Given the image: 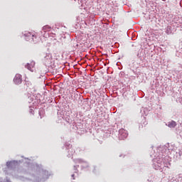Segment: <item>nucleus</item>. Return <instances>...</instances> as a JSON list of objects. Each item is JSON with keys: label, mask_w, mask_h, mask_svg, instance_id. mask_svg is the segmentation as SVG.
I'll use <instances>...</instances> for the list:
<instances>
[{"label": "nucleus", "mask_w": 182, "mask_h": 182, "mask_svg": "<svg viewBox=\"0 0 182 182\" xmlns=\"http://www.w3.org/2000/svg\"><path fill=\"white\" fill-rule=\"evenodd\" d=\"M15 85H21L22 83V75L21 74H16L14 78Z\"/></svg>", "instance_id": "nucleus-1"}, {"label": "nucleus", "mask_w": 182, "mask_h": 182, "mask_svg": "<svg viewBox=\"0 0 182 182\" xmlns=\"http://www.w3.org/2000/svg\"><path fill=\"white\" fill-rule=\"evenodd\" d=\"M26 68L28 69L31 72L35 71V62L31 61V63H27Z\"/></svg>", "instance_id": "nucleus-2"}, {"label": "nucleus", "mask_w": 182, "mask_h": 182, "mask_svg": "<svg viewBox=\"0 0 182 182\" xmlns=\"http://www.w3.org/2000/svg\"><path fill=\"white\" fill-rule=\"evenodd\" d=\"M176 126H177V122H176L175 121H171L168 124V127L171 128H174L176 127Z\"/></svg>", "instance_id": "nucleus-3"}, {"label": "nucleus", "mask_w": 182, "mask_h": 182, "mask_svg": "<svg viewBox=\"0 0 182 182\" xmlns=\"http://www.w3.org/2000/svg\"><path fill=\"white\" fill-rule=\"evenodd\" d=\"M43 32H49L50 31V26L46 25L43 27Z\"/></svg>", "instance_id": "nucleus-4"}, {"label": "nucleus", "mask_w": 182, "mask_h": 182, "mask_svg": "<svg viewBox=\"0 0 182 182\" xmlns=\"http://www.w3.org/2000/svg\"><path fill=\"white\" fill-rule=\"evenodd\" d=\"M27 36H32V39H33V38H36V35L35 34V33H27Z\"/></svg>", "instance_id": "nucleus-5"}, {"label": "nucleus", "mask_w": 182, "mask_h": 182, "mask_svg": "<svg viewBox=\"0 0 182 182\" xmlns=\"http://www.w3.org/2000/svg\"><path fill=\"white\" fill-rule=\"evenodd\" d=\"M156 39H159V38L156 37Z\"/></svg>", "instance_id": "nucleus-6"}]
</instances>
